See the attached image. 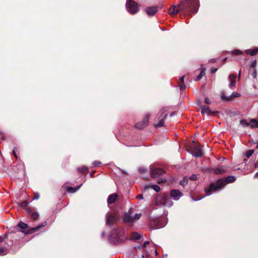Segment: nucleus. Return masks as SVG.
<instances>
[{"instance_id":"f257e3e1","label":"nucleus","mask_w":258,"mask_h":258,"mask_svg":"<svg viewBox=\"0 0 258 258\" xmlns=\"http://www.w3.org/2000/svg\"><path fill=\"white\" fill-rule=\"evenodd\" d=\"M235 180V177L232 175L228 176L225 179H219L216 183H212L208 187L205 188V192L207 196H210L213 191H217L223 188L226 183H232Z\"/></svg>"},{"instance_id":"f03ea898","label":"nucleus","mask_w":258,"mask_h":258,"mask_svg":"<svg viewBox=\"0 0 258 258\" xmlns=\"http://www.w3.org/2000/svg\"><path fill=\"white\" fill-rule=\"evenodd\" d=\"M199 6V0H182L180 2L179 7L183 13L191 15L198 12Z\"/></svg>"},{"instance_id":"7ed1b4c3","label":"nucleus","mask_w":258,"mask_h":258,"mask_svg":"<svg viewBox=\"0 0 258 258\" xmlns=\"http://www.w3.org/2000/svg\"><path fill=\"white\" fill-rule=\"evenodd\" d=\"M127 239L124 231L122 228L114 229L111 232L109 240L114 244L122 243Z\"/></svg>"},{"instance_id":"20e7f679","label":"nucleus","mask_w":258,"mask_h":258,"mask_svg":"<svg viewBox=\"0 0 258 258\" xmlns=\"http://www.w3.org/2000/svg\"><path fill=\"white\" fill-rule=\"evenodd\" d=\"M155 202L157 205H162L166 207H171L173 202L170 200L167 194L159 195L156 198Z\"/></svg>"},{"instance_id":"39448f33","label":"nucleus","mask_w":258,"mask_h":258,"mask_svg":"<svg viewBox=\"0 0 258 258\" xmlns=\"http://www.w3.org/2000/svg\"><path fill=\"white\" fill-rule=\"evenodd\" d=\"M126 8L127 11L132 15L136 14L140 10L138 4L133 0H127Z\"/></svg>"},{"instance_id":"423d86ee","label":"nucleus","mask_w":258,"mask_h":258,"mask_svg":"<svg viewBox=\"0 0 258 258\" xmlns=\"http://www.w3.org/2000/svg\"><path fill=\"white\" fill-rule=\"evenodd\" d=\"M190 152L192 156L197 158L201 157L203 155L201 146L197 144L191 148Z\"/></svg>"},{"instance_id":"0eeeda50","label":"nucleus","mask_w":258,"mask_h":258,"mask_svg":"<svg viewBox=\"0 0 258 258\" xmlns=\"http://www.w3.org/2000/svg\"><path fill=\"white\" fill-rule=\"evenodd\" d=\"M150 116V114L149 113L146 114L142 121L136 124L135 127L139 130L145 128L148 125Z\"/></svg>"},{"instance_id":"6e6552de","label":"nucleus","mask_w":258,"mask_h":258,"mask_svg":"<svg viewBox=\"0 0 258 258\" xmlns=\"http://www.w3.org/2000/svg\"><path fill=\"white\" fill-rule=\"evenodd\" d=\"M163 111H160L157 115V119L159 120L158 123L155 125L156 127L163 126L164 124V120L167 116V114H163Z\"/></svg>"},{"instance_id":"1a4fd4ad","label":"nucleus","mask_w":258,"mask_h":258,"mask_svg":"<svg viewBox=\"0 0 258 258\" xmlns=\"http://www.w3.org/2000/svg\"><path fill=\"white\" fill-rule=\"evenodd\" d=\"M118 221L117 217L112 213H108L106 215V224L110 226L113 225Z\"/></svg>"},{"instance_id":"9d476101","label":"nucleus","mask_w":258,"mask_h":258,"mask_svg":"<svg viewBox=\"0 0 258 258\" xmlns=\"http://www.w3.org/2000/svg\"><path fill=\"white\" fill-rule=\"evenodd\" d=\"M133 210L132 209H130L128 212L124 215L123 217V221L124 222L127 223H133L135 222L133 217L131 216Z\"/></svg>"},{"instance_id":"9b49d317","label":"nucleus","mask_w":258,"mask_h":258,"mask_svg":"<svg viewBox=\"0 0 258 258\" xmlns=\"http://www.w3.org/2000/svg\"><path fill=\"white\" fill-rule=\"evenodd\" d=\"M27 214L31 216L34 220H37L39 216V213L36 211L35 208L31 207L27 208Z\"/></svg>"},{"instance_id":"f8f14e48","label":"nucleus","mask_w":258,"mask_h":258,"mask_svg":"<svg viewBox=\"0 0 258 258\" xmlns=\"http://www.w3.org/2000/svg\"><path fill=\"white\" fill-rule=\"evenodd\" d=\"M167 223L166 218H162L156 223V226L153 227L154 229H159L164 227Z\"/></svg>"},{"instance_id":"ddd939ff","label":"nucleus","mask_w":258,"mask_h":258,"mask_svg":"<svg viewBox=\"0 0 258 258\" xmlns=\"http://www.w3.org/2000/svg\"><path fill=\"white\" fill-rule=\"evenodd\" d=\"M170 196L174 200L177 201L182 196V194L179 190L174 189L171 190Z\"/></svg>"},{"instance_id":"4468645a","label":"nucleus","mask_w":258,"mask_h":258,"mask_svg":"<svg viewBox=\"0 0 258 258\" xmlns=\"http://www.w3.org/2000/svg\"><path fill=\"white\" fill-rule=\"evenodd\" d=\"M158 11V7L156 6L149 7L145 9V12L149 16L154 15Z\"/></svg>"},{"instance_id":"2eb2a0df","label":"nucleus","mask_w":258,"mask_h":258,"mask_svg":"<svg viewBox=\"0 0 258 258\" xmlns=\"http://www.w3.org/2000/svg\"><path fill=\"white\" fill-rule=\"evenodd\" d=\"M164 173V171L161 168H157L154 169L151 172L152 176L153 177H158Z\"/></svg>"},{"instance_id":"dca6fc26","label":"nucleus","mask_w":258,"mask_h":258,"mask_svg":"<svg viewBox=\"0 0 258 258\" xmlns=\"http://www.w3.org/2000/svg\"><path fill=\"white\" fill-rule=\"evenodd\" d=\"M201 112L202 114H214L216 113H217V111H211L209 107L206 105H202L200 107Z\"/></svg>"},{"instance_id":"f3484780","label":"nucleus","mask_w":258,"mask_h":258,"mask_svg":"<svg viewBox=\"0 0 258 258\" xmlns=\"http://www.w3.org/2000/svg\"><path fill=\"white\" fill-rule=\"evenodd\" d=\"M212 170L216 174H222L226 171L225 168L221 166H219L217 168H213Z\"/></svg>"},{"instance_id":"a211bd4d","label":"nucleus","mask_w":258,"mask_h":258,"mask_svg":"<svg viewBox=\"0 0 258 258\" xmlns=\"http://www.w3.org/2000/svg\"><path fill=\"white\" fill-rule=\"evenodd\" d=\"M181 11L179 9V5L177 7L175 6H172L169 9L168 13L171 15L176 14L178 12Z\"/></svg>"},{"instance_id":"6ab92c4d","label":"nucleus","mask_w":258,"mask_h":258,"mask_svg":"<svg viewBox=\"0 0 258 258\" xmlns=\"http://www.w3.org/2000/svg\"><path fill=\"white\" fill-rule=\"evenodd\" d=\"M240 94L236 92H233L231 95L228 97L224 96L223 95L221 96V98L223 100L229 101L232 97H239L240 96Z\"/></svg>"},{"instance_id":"aec40b11","label":"nucleus","mask_w":258,"mask_h":258,"mask_svg":"<svg viewBox=\"0 0 258 258\" xmlns=\"http://www.w3.org/2000/svg\"><path fill=\"white\" fill-rule=\"evenodd\" d=\"M229 78L230 81V83L229 84V87L230 88H232L235 86V79L236 78V75L235 74H231L229 76Z\"/></svg>"},{"instance_id":"412c9836","label":"nucleus","mask_w":258,"mask_h":258,"mask_svg":"<svg viewBox=\"0 0 258 258\" xmlns=\"http://www.w3.org/2000/svg\"><path fill=\"white\" fill-rule=\"evenodd\" d=\"M117 198V195L116 194H113L109 196L107 199V203L108 205L111 204L115 202Z\"/></svg>"},{"instance_id":"4be33fe9","label":"nucleus","mask_w":258,"mask_h":258,"mask_svg":"<svg viewBox=\"0 0 258 258\" xmlns=\"http://www.w3.org/2000/svg\"><path fill=\"white\" fill-rule=\"evenodd\" d=\"M82 184H80V185L78 186L76 188H74V187H68L67 188V191L69 192H70V193H74V192H75L76 191H77L80 188V187L81 186Z\"/></svg>"},{"instance_id":"5701e85b","label":"nucleus","mask_w":258,"mask_h":258,"mask_svg":"<svg viewBox=\"0 0 258 258\" xmlns=\"http://www.w3.org/2000/svg\"><path fill=\"white\" fill-rule=\"evenodd\" d=\"M250 125L251 127H258V121L255 119H251L250 122Z\"/></svg>"},{"instance_id":"b1692460","label":"nucleus","mask_w":258,"mask_h":258,"mask_svg":"<svg viewBox=\"0 0 258 258\" xmlns=\"http://www.w3.org/2000/svg\"><path fill=\"white\" fill-rule=\"evenodd\" d=\"M88 168L86 166H82L78 168V171L83 173H87L88 172Z\"/></svg>"},{"instance_id":"393cba45","label":"nucleus","mask_w":258,"mask_h":258,"mask_svg":"<svg viewBox=\"0 0 258 258\" xmlns=\"http://www.w3.org/2000/svg\"><path fill=\"white\" fill-rule=\"evenodd\" d=\"M47 224V222L45 221L43 222L42 224L38 225L37 227L32 228L31 230V231H37L40 228H42L43 227H44Z\"/></svg>"},{"instance_id":"a878e982","label":"nucleus","mask_w":258,"mask_h":258,"mask_svg":"<svg viewBox=\"0 0 258 258\" xmlns=\"http://www.w3.org/2000/svg\"><path fill=\"white\" fill-rule=\"evenodd\" d=\"M18 226L21 229H25L28 227V225L22 222H20L18 224Z\"/></svg>"},{"instance_id":"bb28decb","label":"nucleus","mask_w":258,"mask_h":258,"mask_svg":"<svg viewBox=\"0 0 258 258\" xmlns=\"http://www.w3.org/2000/svg\"><path fill=\"white\" fill-rule=\"evenodd\" d=\"M205 75V70L204 69L203 70L201 73L197 76L196 80V81H198V80H200L202 79V78Z\"/></svg>"},{"instance_id":"cd10ccee","label":"nucleus","mask_w":258,"mask_h":258,"mask_svg":"<svg viewBox=\"0 0 258 258\" xmlns=\"http://www.w3.org/2000/svg\"><path fill=\"white\" fill-rule=\"evenodd\" d=\"M149 186L152 189H153L156 192H159L160 190V187L158 185L153 184L150 185Z\"/></svg>"},{"instance_id":"c85d7f7f","label":"nucleus","mask_w":258,"mask_h":258,"mask_svg":"<svg viewBox=\"0 0 258 258\" xmlns=\"http://www.w3.org/2000/svg\"><path fill=\"white\" fill-rule=\"evenodd\" d=\"M231 53L238 55H241L243 54V52L239 49H235L233 50L232 51L230 52Z\"/></svg>"},{"instance_id":"c756f323","label":"nucleus","mask_w":258,"mask_h":258,"mask_svg":"<svg viewBox=\"0 0 258 258\" xmlns=\"http://www.w3.org/2000/svg\"><path fill=\"white\" fill-rule=\"evenodd\" d=\"M240 124L243 126V127H247L248 126L249 123L246 121L245 119H241L240 121Z\"/></svg>"},{"instance_id":"7c9ffc66","label":"nucleus","mask_w":258,"mask_h":258,"mask_svg":"<svg viewBox=\"0 0 258 258\" xmlns=\"http://www.w3.org/2000/svg\"><path fill=\"white\" fill-rule=\"evenodd\" d=\"M27 205H28V202H27L26 201H23L20 203V206L21 207L26 208L27 210V208H28L27 207Z\"/></svg>"},{"instance_id":"2f4dec72","label":"nucleus","mask_w":258,"mask_h":258,"mask_svg":"<svg viewBox=\"0 0 258 258\" xmlns=\"http://www.w3.org/2000/svg\"><path fill=\"white\" fill-rule=\"evenodd\" d=\"M254 152V151L252 150H249L248 151H247L246 153H245V156L247 157V158H249L250 157L253 153Z\"/></svg>"},{"instance_id":"473e14b6","label":"nucleus","mask_w":258,"mask_h":258,"mask_svg":"<svg viewBox=\"0 0 258 258\" xmlns=\"http://www.w3.org/2000/svg\"><path fill=\"white\" fill-rule=\"evenodd\" d=\"M133 238L135 239H140L141 238V235L138 233H134L133 234Z\"/></svg>"},{"instance_id":"72a5a7b5","label":"nucleus","mask_w":258,"mask_h":258,"mask_svg":"<svg viewBox=\"0 0 258 258\" xmlns=\"http://www.w3.org/2000/svg\"><path fill=\"white\" fill-rule=\"evenodd\" d=\"M141 216L142 214L140 213L136 214L134 216H133L134 220H135V222L136 220H139L141 218Z\"/></svg>"},{"instance_id":"f704fd0d","label":"nucleus","mask_w":258,"mask_h":258,"mask_svg":"<svg viewBox=\"0 0 258 258\" xmlns=\"http://www.w3.org/2000/svg\"><path fill=\"white\" fill-rule=\"evenodd\" d=\"M7 253L6 250L3 247H0V255H4Z\"/></svg>"},{"instance_id":"c9c22d12","label":"nucleus","mask_w":258,"mask_h":258,"mask_svg":"<svg viewBox=\"0 0 258 258\" xmlns=\"http://www.w3.org/2000/svg\"><path fill=\"white\" fill-rule=\"evenodd\" d=\"M258 53V48L251 49V55L253 56L256 55Z\"/></svg>"},{"instance_id":"e433bc0d","label":"nucleus","mask_w":258,"mask_h":258,"mask_svg":"<svg viewBox=\"0 0 258 258\" xmlns=\"http://www.w3.org/2000/svg\"><path fill=\"white\" fill-rule=\"evenodd\" d=\"M187 183V180L186 178H184L182 180L180 181V184L183 186H184Z\"/></svg>"},{"instance_id":"4c0bfd02","label":"nucleus","mask_w":258,"mask_h":258,"mask_svg":"<svg viewBox=\"0 0 258 258\" xmlns=\"http://www.w3.org/2000/svg\"><path fill=\"white\" fill-rule=\"evenodd\" d=\"M179 87L181 90H183L185 88L184 83H180L179 84Z\"/></svg>"},{"instance_id":"58836bf2","label":"nucleus","mask_w":258,"mask_h":258,"mask_svg":"<svg viewBox=\"0 0 258 258\" xmlns=\"http://www.w3.org/2000/svg\"><path fill=\"white\" fill-rule=\"evenodd\" d=\"M189 178L192 180H195L197 179V176L196 174H192L189 177Z\"/></svg>"},{"instance_id":"ea45409f","label":"nucleus","mask_w":258,"mask_h":258,"mask_svg":"<svg viewBox=\"0 0 258 258\" xmlns=\"http://www.w3.org/2000/svg\"><path fill=\"white\" fill-rule=\"evenodd\" d=\"M101 164V162L98 161H95L93 163L94 166H98Z\"/></svg>"},{"instance_id":"a19ab883","label":"nucleus","mask_w":258,"mask_h":258,"mask_svg":"<svg viewBox=\"0 0 258 258\" xmlns=\"http://www.w3.org/2000/svg\"><path fill=\"white\" fill-rule=\"evenodd\" d=\"M16 150H17L16 148H14V149L13 150V155H14V156L16 157V158L17 159L18 157L16 154Z\"/></svg>"},{"instance_id":"79ce46f5","label":"nucleus","mask_w":258,"mask_h":258,"mask_svg":"<svg viewBox=\"0 0 258 258\" xmlns=\"http://www.w3.org/2000/svg\"><path fill=\"white\" fill-rule=\"evenodd\" d=\"M245 52L247 54H249V55H251V49H246L245 50Z\"/></svg>"},{"instance_id":"37998d69","label":"nucleus","mask_w":258,"mask_h":258,"mask_svg":"<svg viewBox=\"0 0 258 258\" xmlns=\"http://www.w3.org/2000/svg\"><path fill=\"white\" fill-rule=\"evenodd\" d=\"M39 198V195L38 193L34 194V197L33 198V200H38Z\"/></svg>"},{"instance_id":"c03bdc74","label":"nucleus","mask_w":258,"mask_h":258,"mask_svg":"<svg viewBox=\"0 0 258 258\" xmlns=\"http://www.w3.org/2000/svg\"><path fill=\"white\" fill-rule=\"evenodd\" d=\"M165 181H166L165 178H161V179L158 180V183H163V182H165Z\"/></svg>"},{"instance_id":"a18cd8bd","label":"nucleus","mask_w":258,"mask_h":258,"mask_svg":"<svg viewBox=\"0 0 258 258\" xmlns=\"http://www.w3.org/2000/svg\"><path fill=\"white\" fill-rule=\"evenodd\" d=\"M205 103L208 104H210L211 103V101L208 97H206L205 98Z\"/></svg>"},{"instance_id":"49530a36","label":"nucleus","mask_w":258,"mask_h":258,"mask_svg":"<svg viewBox=\"0 0 258 258\" xmlns=\"http://www.w3.org/2000/svg\"><path fill=\"white\" fill-rule=\"evenodd\" d=\"M217 71V68H212L211 70V73L214 74V73H216Z\"/></svg>"},{"instance_id":"de8ad7c7","label":"nucleus","mask_w":258,"mask_h":258,"mask_svg":"<svg viewBox=\"0 0 258 258\" xmlns=\"http://www.w3.org/2000/svg\"><path fill=\"white\" fill-rule=\"evenodd\" d=\"M252 75H253V78L256 79V76H257V73H256V69L254 70Z\"/></svg>"},{"instance_id":"09e8293b","label":"nucleus","mask_w":258,"mask_h":258,"mask_svg":"<svg viewBox=\"0 0 258 258\" xmlns=\"http://www.w3.org/2000/svg\"><path fill=\"white\" fill-rule=\"evenodd\" d=\"M149 242L148 241H146L143 243V246L145 247L149 245Z\"/></svg>"},{"instance_id":"8fccbe9b","label":"nucleus","mask_w":258,"mask_h":258,"mask_svg":"<svg viewBox=\"0 0 258 258\" xmlns=\"http://www.w3.org/2000/svg\"><path fill=\"white\" fill-rule=\"evenodd\" d=\"M0 139H5L4 133L3 132H1V131H0Z\"/></svg>"},{"instance_id":"3c124183","label":"nucleus","mask_w":258,"mask_h":258,"mask_svg":"<svg viewBox=\"0 0 258 258\" xmlns=\"http://www.w3.org/2000/svg\"><path fill=\"white\" fill-rule=\"evenodd\" d=\"M137 198L139 199V200H142L143 199V196L142 194H140L137 197Z\"/></svg>"},{"instance_id":"603ef678","label":"nucleus","mask_w":258,"mask_h":258,"mask_svg":"<svg viewBox=\"0 0 258 258\" xmlns=\"http://www.w3.org/2000/svg\"><path fill=\"white\" fill-rule=\"evenodd\" d=\"M184 77H185L184 76H182L180 78V83H184Z\"/></svg>"},{"instance_id":"864d4df0","label":"nucleus","mask_w":258,"mask_h":258,"mask_svg":"<svg viewBox=\"0 0 258 258\" xmlns=\"http://www.w3.org/2000/svg\"><path fill=\"white\" fill-rule=\"evenodd\" d=\"M255 63H256V60H253V61L252 62V63H251V66H252V67H254V66L255 65Z\"/></svg>"},{"instance_id":"5fc2aeb1","label":"nucleus","mask_w":258,"mask_h":258,"mask_svg":"<svg viewBox=\"0 0 258 258\" xmlns=\"http://www.w3.org/2000/svg\"><path fill=\"white\" fill-rule=\"evenodd\" d=\"M254 178H258V172H257L254 175Z\"/></svg>"},{"instance_id":"6e6d98bb","label":"nucleus","mask_w":258,"mask_h":258,"mask_svg":"<svg viewBox=\"0 0 258 258\" xmlns=\"http://www.w3.org/2000/svg\"><path fill=\"white\" fill-rule=\"evenodd\" d=\"M4 240V238L3 237L0 236V243L3 242Z\"/></svg>"},{"instance_id":"4d7b16f0","label":"nucleus","mask_w":258,"mask_h":258,"mask_svg":"<svg viewBox=\"0 0 258 258\" xmlns=\"http://www.w3.org/2000/svg\"><path fill=\"white\" fill-rule=\"evenodd\" d=\"M240 74H241V70L239 72V75H238V79L239 80L240 79Z\"/></svg>"},{"instance_id":"13d9d810","label":"nucleus","mask_w":258,"mask_h":258,"mask_svg":"<svg viewBox=\"0 0 258 258\" xmlns=\"http://www.w3.org/2000/svg\"><path fill=\"white\" fill-rule=\"evenodd\" d=\"M258 167V161L256 162V164H255V168Z\"/></svg>"},{"instance_id":"bf43d9fd","label":"nucleus","mask_w":258,"mask_h":258,"mask_svg":"<svg viewBox=\"0 0 258 258\" xmlns=\"http://www.w3.org/2000/svg\"><path fill=\"white\" fill-rule=\"evenodd\" d=\"M105 234H105V232H103L102 233V236H104L105 235Z\"/></svg>"},{"instance_id":"052dcab7","label":"nucleus","mask_w":258,"mask_h":258,"mask_svg":"<svg viewBox=\"0 0 258 258\" xmlns=\"http://www.w3.org/2000/svg\"><path fill=\"white\" fill-rule=\"evenodd\" d=\"M93 174H94V173H93V172H92V173L90 174V176H91V177H93Z\"/></svg>"},{"instance_id":"680f3d73","label":"nucleus","mask_w":258,"mask_h":258,"mask_svg":"<svg viewBox=\"0 0 258 258\" xmlns=\"http://www.w3.org/2000/svg\"><path fill=\"white\" fill-rule=\"evenodd\" d=\"M192 200H193L194 201H197L200 200L201 199H200L196 200V199H193V198H192Z\"/></svg>"},{"instance_id":"e2e57ef3","label":"nucleus","mask_w":258,"mask_h":258,"mask_svg":"<svg viewBox=\"0 0 258 258\" xmlns=\"http://www.w3.org/2000/svg\"><path fill=\"white\" fill-rule=\"evenodd\" d=\"M155 254H156V255H157V254H158V252L156 250H155Z\"/></svg>"},{"instance_id":"0e129e2a","label":"nucleus","mask_w":258,"mask_h":258,"mask_svg":"<svg viewBox=\"0 0 258 258\" xmlns=\"http://www.w3.org/2000/svg\"><path fill=\"white\" fill-rule=\"evenodd\" d=\"M226 59H227V57L224 58L223 59V61H225V60H226Z\"/></svg>"},{"instance_id":"69168bd1","label":"nucleus","mask_w":258,"mask_h":258,"mask_svg":"<svg viewBox=\"0 0 258 258\" xmlns=\"http://www.w3.org/2000/svg\"><path fill=\"white\" fill-rule=\"evenodd\" d=\"M256 147L257 149H258V143H256Z\"/></svg>"},{"instance_id":"338daca9","label":"nucleus","mask_w":258,"mask_h":258,"mask_svg":"<svg viewBox=\"0 0 258 258\" xmlns=\"http://www.w3.org/2000/svg\"><path fill=\"white\" fill-rule=\"evenodd\" d=\"M167 256V254L164 255V256Z\"/></svg>"}]
</instances>
